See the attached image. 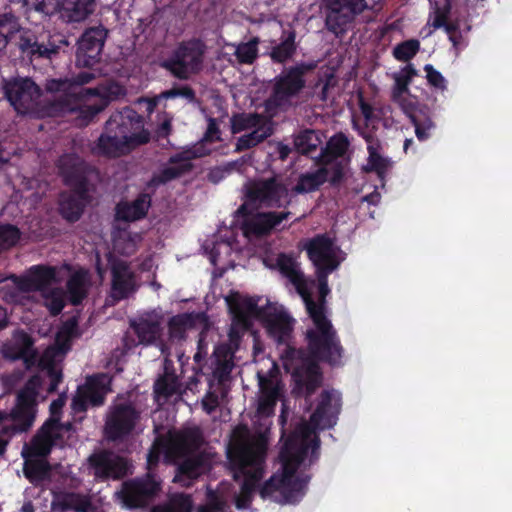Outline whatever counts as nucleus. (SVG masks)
I'll list each match as a JSON object with an SVG mask.
<instances>
[{
  "label": "nucleus",
  "mask_w": 512,
  "mask_h": 512,
  "mask_svg": "<svg viewBox=\"0 0 512 512\" xmlns=\"http://www.w3.org/2000/svg\"><path fill=\"white\" fill-rule=\"evenodd\" d=\"M341 409V394L335 389H324L309 421L290 430V505L299 503L306 495L312 478L310 468L320 457L319 431L333 428Z\"/></svg>",
  "instance_id": "1"
},
{
  "label": "nucleus",
  "mask_w": 512,
  "mask_h": 512,
  "mask_svg": "<svg viewBox=\"0 0 512 512\" xmlns=\"http://www.w3.org/2000/svg\"><path fill=\"white\" fill-rule=\"evenodd\" d=\"M315 329H308L305 333L307 349L290 345V360L299 358L300 363L290 372L293 388L290 395L295 398H304L305 412L313 407L311 397L323 384V372L320 362L330 366L342 365L344 348L341 340L327 316L321 313L312 315Z\"/></svg>",
  "instance_id": "2"
},
{
  "label": "nucleus",
  "mask_w": 512,
  "mask_h": 512,
  "mask_svg": "<svg viewBox=\"0 0 512 512\" xmlns=\"http://www.w3.org/2000/svg\"><path fill=\"white\" fill-rule=\"evenodd\" d=\"M267 450V432L258 433L251 440L236 439L229 447L228 458L244 474L241 492L253 494L256 490L263 476Z\"/></svg>",
  "instance_id": "3"
},
{
  "label": "nucleus",
  "mask_w": 512,
  "mask_h": 512,
  "mask_svg": "<svg viewBox=\"0 0 512 512\" xmlns=\"http://www.w3.org/2000/svg\"><path fill=\"white\" fill-rule=\"evenodd\" d=\"M288 101V70L284 69L276 78L272 93L264 101V113L241 112L235 113L230 118L232 134L243 131H253L260 126L273 124L278 110Z\"/></svg>",
  "instance_id": "4"
},
{
  "label": "nucleus",
  "mask_w": 512,
  "mask_h": 512,
  "mask_svg": "<svg viewBox=\"0 0 512 512\" xmlns=\"http://www.w3.org/2000/svg\"><path fill=\"white\" fill-rule=\"evenodd\" d=\"M332 272H315L316 279L306 277L299 271L290 255V284L296 289V292L302 298L309 317L312 319L314 313H321L326 316V297L330 293L328 277Z\"/></svg>",
  "instance_id": "5"
},
{
  "label": "nucleus",
  "mask_w": 512,
  "mask_h": 512,
  "mask_svg": "<svg viewBox=\"0 0 512 512\" xmlns=\"http://www.w3.org/2000/svg\"><path fill=\"white\" fill-rule=\"evenodd\" d=\"M258 385L260 389V397L258 400L257 414L260 417H271L274 415L277 402L281 400V433L286 429V421L288 417V402L283 396L284 384L281 378L280 368L277 363L272 362L267 373L257 372ZM287 433V430H285Z\"/></svg>",
  "instance_id": "6"
},
{
  "label": "nucleus",
  "mask_w": 512,
  "mask_h": 512,
  "mask_svg": "<svg viewBox=\"0 0 512 512\" xmlns=\"http://www.w3.org/2000/svg\"><path fill=\"white\" fill-rule=\"evenodd\" d=\"M204 54L205 45L201 40L183 41L160 63V66L174 78L188 80L202 70Z\"/></svg>",
  "instance_id": "7"
},
{
  "label": "nucleus",
  "mask_w": 512,
  "mask_h": 512,
  "mask_svg": "<svg viewBox=\"0 0 512 512\" xmlns=\"http://www.w3.org/2000/svg\"><path fill=\"white\" fill-rule=\"evenodd\" d=\"M85 94L87 96L97 97V101L93 104L77 106H72L67 99L60 102L63 110L77 114L76 124L80 127L88 126L112 101L124 97L126 90L119 83L111 81L105 84H99L94 88H87L85 89Z\"/></svg>",
  "instance_id": "8"
},
{
  "label": "nucleus",
  "mask_w": 512,
  "mask_h": 512,
  "mask_svg": "<svg viewBox=\"0 0 512 512\" xmlns=\"http://www.w3.org/2000/svg\"><path fill=\"white\" fill-rule=\"evenodd\" d=\"M246 308L249 314L262 322L270 337L285 345L281 360L283 369L288 372V313L269 301L265 306H259L255 301L249 300Z\"/></svg>",
  "instance_id": "9"
},
{
  "label": "nucleus",
  "mask_w": 512,
  "mask_h": 512,
  "mask_svg": "<svg viewBox=\"0 0 512 512\" xmlns=\"http://www.w3.org/2000/svg\"><path fill=\"white\" fill-rule=\"evenodd\" d=\"M287 193L286 186L276 176L250 181L245 186V203L239 206L237 214L248 215L250 207H279Z\"/></svg>",
  "instance_id": "10"
},
{
  "label": "nucleus",
  "mask_w": 512,
  "mask_h": 512,
  "mask_svg": "<svg viewBox=\"0 0 512 512\" xmlns=\"http://www.w3.org/2000/svg\"><path fill=\"white\" fill-rule=\"evenodd\" d=\"M141 413L130 401L112 404L106 414L105 438L110 442H123L134 432Z\"/></svg>",
  "instance_id": "11"
},
{
  "label": "nucleus",
  "mask_w": 512,
  "mask_h": 512,
  "mask_svg": "<svg viewBox=\"0 0 512 512\" xmlns=\"http://www.w3.org/2000/svg\"><path fill=\"white\" fill-rule=\"evenodd\" d=\"M105 124L112 128L121 140L122 136L126 137V141L130 142L129 146L133 149L150 141V133L144 127L143 117L130 107L112 113Z\"/></svg>",
  "instance_id": "12"
},
{
  "label": "nucleus",
  "mask_w": 512,
  "mask_h": 512,
  "mask_svg": "<svg viewBox=\"0 0 512 512\" xmlns=\"http://www.w3.org/2000/svg\"><path fill=\"white\" fill-rule=\"evenodd\" d=\"M89 474L96 481L121 480L130 473L126 458L108 449L94 451L87 458Z\"/></svg>",
  "instance_id": "13"
},
{
  "label": "nucleus",
  "mask_w": 512,
  "mask_h": 512,
  "mask_svg": "<svg viewBox=\"0 0 512 512\" xmlns=\"http://www.w3.org/2000/svg\"><path fill=\"white\" fill-rule=\"evenodd\" d=\"M368 8L366 0H326L325 26L335 36H342L355 18Z\"/></svg>",
  "instance_id": "14"
},
{
  "label": "nucleus",
  "mask_w": 512,
  "mask_h": 512,
  "mask_svg": "<svg viewBox=\"0 0 512 512\" xmlns=\"http://www.w3.org/2000/svg\"><path fill=\"white\" fill-rule=\"evenodd\" d=\"M108 33V29L103 25L88 27L83 31L77 41L76 67L93 69L101 62Z\"/></svg>",
  "instance_id": "15"
},
{
  "label": "nucleus",
  "mask_w": 512,
  "mask_h": 512,
  "mask_svg": "<svg viewBox=\"0 0 512 512\" xmlns=\"http://www.w3.org/2000/svg\"><path fill=\"white\" fill-rule=\"evenodd\" d=\"M70 45L67 37L61 33L35 36L29 32L20 35L18 47L21 53L31 60L49 59L57 56L60 51Z\"/></svg>",
  "instance_id": "16"
},
{
  "label": "nucleus",
  "mask_w": 512,
  "mask_h": 512,
  "mask_svg": "<svg viewBox=\"0 0 512 512\" xmlns=\"http://www.w3.org/2000/svg\"><path fill=\"white\" fill-rule=\"evenodd\" d=\"M40 384V377L34 375L17 394L16 405L11 412V417L15 430L19 432H26L33 425Z\"/></svg>",
  "instance_id": "17"
},
{
  "label": "nucleus",
  "mask_w": 512,
  "mask_h": 512,
  "mask_svg": "<svg viewBox=\"0 0 512 512\" xmlns=\"http://www.w3.org/2000/svg\"><path fill=\"white\" fill-rule=\"evenodd\" d=\"M56 168L65 186L79 188L82 192L90 188V177L95 173V168L77 153L61 155L56 161Z\"/></svg>",
  "instance_id": "18"
},
{
  "label": "nucleus",
  "mask_w": 512,
  "mask_h": 512,
  "mask_svg": "<svg viewBox=\"0 0 512 512\" xmlns=\"http://www.w3.org/2000/svg\"><path fill=\"white\" fill-rule=\"evenodd\" d=\"M278 462L280 472L274 473L259 489L263 499H272L281 504L288 503V434L283 429L280 437Z\"/></svg>",
  "instance_id": "19"
},
{
  "label": "nucleus",
  "mask_w": 512,
  "mask_h": 512,
  "mask_svg": "<svg viewBox=\"0 0 512 512\" xmlns=\"http://www.w3.org/2000/svg\"><path fill=\"white\" fill-rule=\"evenodd\" d=\"M3 90L11 106L22 115L29 113L40 97V88L32 79L27 77L6 80Z\"/></svg>",
  "instance_id": "20"
},
{
  "label": "nucleus",
  "mask_w": 512,
  "mask_h": 512,
  "mask_svg": "<svg viewBox=\"0 0 512 512\" xmlns=\"http://www.w3.org/2000/svg\"><path fill=\"white\" fill-rule=\"evenodd\" d=\"M309 260L315 267V272H334L340 266L334 241L327 234H318L309 239L304 246Z\"/></svg>",
  "instance_id": "21"
},
{
  "label": "nucleus",
  "mask_w": 512,
  "mask_h": 512,
  "mask_svg": "<svg viewBox=\"0 0 512 512\" xmlns=\"http://www.w3.org/2000/svg\"><path fill=\"white\" fill-rule=\"evenodd\" d=\"M165 439L161 442L167 447V457L174 460L194 454L204 444V436L199 427L169 432Z\"/></svg>",
  "instance_id": "22"
},
{
  "label": "nucleus",
  "mask_w": 512,
  "mask_h": 512,
  "mask_svg": "<svg viewBox=\"0 0 512 512\" xmlns=\"http://www.w3.org/2000/svg\"><path fill=\"white\" fill-rule=\"evenodd\" d=\"M160 491V483L153 475L147 473L145 476L129 480L123 484L122 499L124 504L131 509L144 508L153 501Z\"/></svg>",
  "instance_id": "23"
},
{
  "label": "nucleus",
  "mask_w": 512,
  "mask_h": 512,
  "mask_svg": "<svg viewBox=\"0 0 512 512\" xmlns=\"http://www.w3.org/2000/svg\"><path fill=\"white\" fill-rule=\"evenodd\" d=\"M127 138L122 136V140L115 134L112 128L104 124L103 131L91 146V152L95 156L107 159H117L129 155L133 149L129 146Z\"/></svg>",
  "instance_id": "24"
},
{
  "label": "nucleus",
  "mask_w": 512,
  "mask_h": 512,
  "mask_svg": "<svg viewBox=\"0 0 512 512\" xmlns=\"http://www.w3.org/2000/svg\"><path fill=\"white\" fill-rule=\"evenodd\" d=\"M63 425L57 417L48 418L33 436L28 447V453L34 457H47L61 437Z\"/></svg>",
  "instance_id": "25"
},
{
  "label": "nucleus",
  "mask_w": 512,
  "mask_h": 512,
  "mask_svg": "<svg viewBox=\"0 0 512 512\" xmlns=\"http://www.w3.org/2000/svg\"><path fill=\"white\" fill-rule=\"evenodd\" d=\"M199 155L193 150H185L169 157L168 166L154 174L149 182L150 186L166 184L177 179L193 169L191 160Z\"/></svg>",
  "instance_id": "26"
},
{
  "label": "nucleus",
  "mask_w": 512,
  "mask_h": 512,
  "mask_svg": "<svg viewBox=\"0 0 512 512\" xmlns=\"http://www.w3.org/2000/svg\"><path fill=\"white\" fill-rule=\"evenodd\" d=\"M111 296L116 301L127 299L136 292L137 284L135 273L128 262L117 259L111 264Z\"/></svg>",
  "instance_id": "27"
},
{
  "label": "nucleus",
  "mask_w": 512,
  "mask_h": 512,
  "mask_svg": "<svg viewBox=\"0 0 512 512\" xmlns=\"http://www.w3.org/2000/svg\"><path fill=\"white\" fill-rule=\"evenodd\" d=\"M242 230L247 237L261 238L271 233V231L288 217V212H263L255 215L249 214L243 216Z\"/></svg>",
  "instance_id": "28"
},
{
  "label": "nucleus",
  "mask_w": 512,
  "mask_h": 512,
  "mask_svg": "<svg viewBox=\"0 0 512 512\" xmlns=\"http://www.w3.org/2000/svg\"><path fill=\"white\" fill-rule=\"evenodd\" d=\"M70 189L59 196V213L67 222L75 223L81 218L90 201V188H85V192L79 188Z\"/></svg>",
  "instance_id": "29"
},
{
  "label": "nucleus",
  "mask_w": 512,
  "mask_h": 512,
  "mask_svg": "<svg viewBox=\"0 0 512 512\" xmlns=\"http://www.w3.org/2000/svg\"><path fill=\"white\" fill-rule=\"evenodd\" d=\"M57 282V269L53 266L34 265L29 274L22 277L18 287L24 292H45L52 289L51 285Z\"/></svg>",
  "instance_id": "30"
},
{
  "label": "nucleus",
  "mask_w": 512,
  "mask_h": 512,
  "mask_svg": "<svg viewBox=\"0 0 512 512\" xmlns=\"http://www.w3.org/2000/svg\"><path fill=\"white\" fill-rule=\"evenodd\" d=\"M33 337L23 329L13 333V342L8 349L9 357L12 360H21L26 369H31L38 362V351L34 347Z\"/></svg>",
  "instance_id": "31"
},
{
  "label": "nucleus",
  "mask_w": 512,
  "mask_h": 512,
  "mask_svg": "<svg viewBox=\"0 0 512 512\" xmlns=\"http://www.w3.org/2000/svg\"><path fill=\"white\" fill-rule=\"evenodd\" d=\"M150 206L151 196L147 193H140L132 202H119L115 208V218L123 222L140 220L146 217Z\"/></svg>",
  "instance_id": "32"
},
{
  "label": "nucleus",
  "mask_w": 512,
  "mask_h": 512,
  "mask_svg": "<svg viewBox=\"0 0 512 512\" xmlns=\"http://www.w3.org/2000/svg\"><path fill=\"white\" fill-rule=\"evenodd\" d=\"M111 381V378L105 373L95 374L88 377L85 385L79 390L91 406L99 407L104 404L106 394L111 391Z\"/></svg>",
  "instance_id": "33"
},
{
  "label": "nucleus",
  "mask_w": 512,
  "mask_h": 512,
  "mask_svg": "<svg viewBox=\"0 0 512 512\" xmlns=\"http://www.w3.org/2000/svg\"><path fill=\"white\" fill-rule=\"evenodd\" d=\"M96 6V0H62L60 18L66 23L82 22L94 13Z\"/></svg>",
  "instance_id": "34"
},
{
  "label": "nucleus",
  "mask_w": 512,
  "mask_h": 512,
  "mask_svg": "<svg viewBox=\"0 0 512 512\" xmlns=\"http://www.w3.org/2000/svg\"><path fill=\"white\" fill-rule=\"evenodd\" d=\"M350 146L348 137L342 133H336L327 142L324 148H321L319 155L315 158L316 163L320 165H330L336 159L343 157Z\"/></svg>",
  "instance_id": "35"
},
{
  "label": "nucleus",
  "mask_w": 512,
  "mask_h": 512,
  "mask_svg": "<svg viewBox=\"0 0 512 512\" xmlns=\"http://www.w3.org/2000/svg\"><path fill=\"white\" fill-rule=\"evenodd\" d=\"M177 470L178 474L182 477L190 480L197 479L210 470V459L203 452L191 454L183 458Z\"/></svg>",
  "instance_id": "36"
},
{
  "label": "nucleus",
  "mask_w": 512,
  "mask_h": 512,
  "mask_svg": "<svg viewBox=\"0 0 512 512\" xmlns=\"http://www.w3.org/2000/svg\"><path fill=\"white\" fill-rule=\"evenodd\" d=\"M130 326L138 337L140 344L152 345L161 337L162 328L158 320L141 317L131 321Z\"/></svg>",
  "instance_id": "37"
},
{
  "label": "nucleus",
  "mask_w": 512,
  "mask_h": 512,
  "mask_svg": "<svg viewBox=\"0 0 512 512\" xmlns=\"http://www.w3.org/2000/svg\"><path fill=\"white\" fill-rule=\"evenodd\" d=\"M409 119L415 128V135L419 141L428 140L436 125L431 117V112L427 106H420L409 113Z\"/></svg>",
  "instance_id": "38"
},
{
  "label": "nucleus",
  "mask_w": 512,
  "mask_h": 512,
  "mask_svg": "<svg viewBox=\"0 0 512 512\" xmlns=\"http://www.w3.org/2000/svg\"><path fill=\"white\" fill-rule=\"evenodd\" d=\"M318 66V61L297 63L290 66V98L297 95L304 87L309 74H313Z\"/></svg>",
  "instance_id": "39"
},
{
  "label": "nucleus",
  "mask_w": 512,
  "mask_h": 512,
  "mask_svg": "<svg viewBox=\"0 0 512 512\" xmlns=\"http://www.w3.org/2000/svg\"><path fill=\"white\" fill-rule=\"evenodd\" d=\"M66 289L70 303L74 306L80 305L88 294L86 272H74L67 280Z\"/></svg>",
  "instance_id": "40"
},
{
  "label": "nucleus",
  "mask_w": 512,
  "mask_h": 512,
  "mask_svg": "<svg viewBox=\"0 0 512 512\" xmlns=\"http://www.w3.org/2000/svg\"><path fill=\"white\" fill-rule=\"evenodd\" d=\"M274 133V123L267 126H260L249 133L240 136L235 144V152H242L252 149L263 143Z\"/></svg>",
  "instance_id": "41"
},
{
  "label": "nucleus",
  "mask_w": 512,
  "mask_h": 512,
  "mask_svg": "<svg viewBox=\"0 0 512 512\" xmlns=\"http://www.w3.org/2000/svg\"><path fill=\"white\" fill-rule=\"evenodd\" d=\"M274 133V123L267 126H260L249 133L240 136L235 144V152H242L252 149L263 143Z\"/></svg>",
  "instance_id": "42"
},
{
  "label": "nucleus",
  "mask_w": 512,
  "mask_h": 512,
  "mask_svg": "<svg viewBox=\"0 0 512 512\" xmlns=\"http://www.w3.org/2000/svg\"><path fill=\"white\" fill-rule=\"evenodd\" d=\"M196 317L193 313H181L172 316L168 321V334L171 341H182L186 339L188 329L194 327Z\"/></svg>",
  "instance_id": "43"
},
{
  "label": "nucleus",
  "mask_w": 512,
  "mask_h": 512,
  "mask_svg": "<svg viewBox=\"0 0 512 512\" xmlns=\"http://www.w3.org/2000/svg\"><path fill=\"white\" fill-rule=\"evenodd\" d=\"M328 180V168L324 165L314 172L302 174L293 190L296 193H308L317 190Z\"/></svg>",
  "instance_id": "44"
},
{
  "label": "nucleus",
  "mask_w": 512,
  "mask_h": 512,
  "mask_svg": "<svg viewBox=\"0 0 512 512\" xmlns=\"http://www.w3.org/2000/svg\"><path fill=\"white\" fill-rule=\"evenodd\" d=\"M293 143L297 153L313 158L322 140L315 130L305 129L295 136Z\"/></svg>",
  "instance_id": "45"
},
{
  "label": "nucleus",
  "mask_w": 512,
  "mask_h": 512,
  "mask_svg": "<svg viewBox=\"0 0 512 512\" xmlns=\"http://www.w3.org/2000/svg\"><path fill=\"white\" fill-rule=\"evenodd\" d=\"M58 505L63 512H88L91 503L86 496L80 493L66 492L59 498Z\"/></svg>",
  "instance_id": "46"
},
{
  "label": "nucleus",
  "mask_w": 512,
  "mask_h": 512,
  "mask_svg": "<svg viewBox=\"0 0 512 512\" xmlns=\"http://www.w3.org/2000/svg\"><path fill=\"white\" fill-rule=\"evenodd\" d=\"M382 148L370 147L368 151L367 165L364 170L366 172H375L380 180H384L391 162L388 158L383 157L380 153Z\"/></svg>",
  "instance_id": "47"
},
{
  "label": "nucleus",
  "mask_w": 512,
  "mask_h": 512,
  "mask_svg": "<svg viewBox=\"0 0 512 512\" xmlns=\"http://www.w3.org/2000/svg\"><path fill=\"white\" fill-rule=\"evenodd\" d=\"M25 477L33 484L46 480L50 474V465L45 460L26 462L23 469Z\"/></svg>",
  "instance_id": "48"
},
{
  "label": "nucleus",
  "mask_w": 512,
  "mask_h": 512,
  "mask_svg": "<svg viewBox=\"0 0 512 512\" xmlns=\"http://www.w3.org/2000/svg\"><path fill=\"white\" fill-rule=\"evenodd\" d=\"M44 299V306L49 310L52 316L59 315L64 306L65 302L63 299V291L60 288H52L41 293Z\"/></svg>",
  "instance_id": "49"
},
{
  "label": "nucleus",
  "mask_w": 512,
  "mask_h": 512,
  "mask_svg": "<svg viewBox=\"0 0 512 512\" xmlns=\"http://www.w3.org/2000/svg\"><path fill=\"white\" fill-rule=\"evenodd\" d=\"M192 508L193 502L191 497L186 494H180L170 504L155 506L150 512H192Z\"/></svg>",
  "instance_id": "50"
},
{
  "label": "nucleus",
  "mask_w": 512,
  "mask_h": 512,
  "mask_svg": "<svg viewBox=\"0 0 512 512\" xmlns=\"http://www.w3.org/2000/svg\"><path fill=\"white\" fill-rule=\"evenodd\" d=\"M235 56L241 64H253L258 57V39L253 38L245 43H240L235 50Z\"/></svg>",
  "instance_id": "51"
},
{
  "label": "nucleus",
  "mask_w": 512,
  "mask_h": 512,
  "mask_svg": "<svg viewBox=\"0 0 512 512\" xmlns=\"http://www.w3.org/2000/svg\"><path fill=\"white\" fill-rule=\"evenodd\" d=\"M417 75V70L413 64H407L400 73L394 77V95L401 96L409 92V84L412 78Z\"/></svg>",
  "instance_id": "52"
},
{
  "label": "nucleus",
  "mask_w": 512,
  "mask_h": 512,
  "mask_svg": "<svg viewBox=\"0 0 512 512\" xmlns=\"http://www.w3.org/2000/svg\"><path fill=\"white\" fill-rule=\"evenodd\" d=\"M420 42L417 39L403 41L393 49V56L398 61L407 62L411 60L419 51Z\"/></svg>",
  "instance_id": "53"
},
{
  "label": "nucleus",
  "mask_w": 512,
  "mask_h": 512,
  "mask_svg": "<svg viewBox=\"0 0 512 512\" xmlns=\"http://www.w3.org/2000/svg\"><path fill=\"white\" fill-rule=\"evenodd\" d=\"M178 390V379L174 374H165L155 382V392L165 397L174 395Z\"/></svg>",
  "instance_id": "54"
},
{
  "label": "nucleus",
  "mask_w": 512,
  "mask_h": 512,
  "mask_svg": "<svg viewBox=\"0 0 512 512\" xmlns=\"http://www.w3.org/2000/svg\"><path fill=\"white\" fill-rule=\"evenodd\" d=\"M46 90L50 93H64L70 95L74 93L75 89L71 77L52 78L46 82Z\"/></svg>",
  "instance_id": "55"
},
{
  "label": "nucleus",
  "mask_w": 512,
  "mask_h": 512,
  "mask_svg": "<svg viewBox=\"0 0 512 512\" xmlns=\"http://www.w3.org/2000/svg\"><path fill=\"white\" fill-rule=\"evenodd\" d=\"M20 239V230L12 224H0V245L14 246Z\"/></svg>",
  "instance_id": "56"
},
{
  "label": "nucleus",
  "mask_w": 512,
  "mask_h": 512,
  "mask_svg": "<svg viewBox=\"0 0 512 512\" xmlns=\"http://www.w3.org/2000/svg\"><path fill=\"white\" fill-rule=\"evenodd\" d=\"M162 440H166L164 436L157 437L152 447L149 449L147 463L150 468L159 463L162 454L167 456V447L161 442Z\"/></svg>",
  "instance_id": "57"
},
{
  "label": "nucleus",
  "mask_w": 512,
  "mask_h": 512,
  "mask_svg": "<svg viewBox=\"0 0 512 512\" xmlns=\"http://www.w3.org/2000/svg\"><path fill=\"white\" fill-rule=\"evenodd\" d=\"M161 96L165 99H174L176 97H183L188 102L196 101V93L195 91L188 85L173 87L169 90H166L161 93Z\"/></svg>",
  "instance_id": "58"
},
{
  "label": "nucleus",
  "mask_w": 512,
  "mask_h": 512,
  "mask_svg": "<svg viewBox=\"0 0 512 512\" xmlns=\"http://www.w3.org/2000/svg\"><path fill=\"white\" fill-rule=\"evenodd\" d=\"M424 71L426 72V79L429 85L441 91L447 89L446 79L438 70L434 68L432 64H426L424 66Z\"/></svg>",
  "instance_id": "59"
},
{
  "label": "nucleus",
  "mask_w": 512,
  "mask_h": 512,
  "mask_svg": "<svg viewBox=\"0 0 512 512\" xmlns=\"http://www.w3.org/2000/svg\"><path fill=\"white\" fill-rule=\"evenodd\" d=\"M220 135H221V131H220L217 120L213 117H209L207 129H206L203 139L206 142L213 143V142H217V141L221 140Z\"/></svg>",
  "instance_id": "60"
},
{
  "label": "nucleus",
  "mask_w": 512,
  "mask_h": 512,
  "mask_svg": "<svg viewBox=\"0 0 512 512\" xmlns=\"http://www.w3.org/2000/svg\"><path fill=\"white\" fill-rule=\"evenodd\" d=\"M58 334L70 337L72 339L77 337L79 335L77 318L71 317L67 319L58 330Z\"/></svg>",
  "instance_id": "61"
},
{
  "label": "nucleus",
  "mask_w": 512,
  "mask_h": 512,
  "mask_svg": "<svg viewBox=\"0 0 512 512\" xmlns=\"http://www.w3.org/2000/svg\"><path fill=\"white\" fill-rule=\"evenodd\" d=\"M96 78V73L91 71H80L71 76V80L76 90L78 87H81L85 84L92 82Z\"/></svg>",
  "instance_id": "62"
},
{
  "label": "nucleus",
  "mask_w": 512,
  "mask_h": 512,
  "mask_svg": "<svg viewBox=\"0 0 512 512\" xmlns=\"http://www.w3.org/2000/svg\"><path fill=\"white\" fill-rule=\"evenodd\" d=\"M271 57L273 61L279 63H285L288 60V38H282L281 45L272 50Z\"/></svg>",
  "instance_id": "63"
},
{
  "label": "nucleus",
  "mask_w": 512,
  "mask_h": 512,
  "mask_svg": "<svg viewBox=\"0 0 512 512\" xmlns=\"http://www.w3.org/2000/svg\"><path fill=\"white\" fill-rule=\"evenodd\" d=\"M90 403L82 392L78 389L77 394L72 399L71 408L75 413H85Z\"/></svg>",
  "instance_id": "64"
}]
</instances>
